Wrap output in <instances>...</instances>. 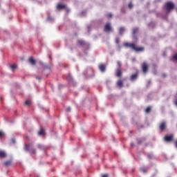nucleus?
<instances>
[{
	"label": "nucleus",
	"instance_id": "c9c22d12",
	"mask_svg": "<svg viewBox=\"0 0 177 177\" xmlns=\"http://www.w3.org/2000/svg\"><path fill=\"white\" fill-rule=\"evenodd\" d=\"M12 142H13V143H15V140H12Z\"/></svg>",
	"mask_w": 177,
	"mask_h": 177
},
{
	"label": "nucleus",
	"instance_id": "6ab92c4d",
	"mask_svg": "<svg viewBox=\"0 0 177 177\" xmlns=\"http://www.w3.org/2000/svg\"><path fill=\"white\" fill-rule=\"evenodd\" d=\"M150 111H151V107H150V106L147 107V109H145V113L147 114H149V113H150Z\"/></svg>",
	"mask_w": 177,
	"mask_h": 177
},
{
	"label": "nucleus",
	"instance_id": "6e6552de",
	"mask_svg": "<svg viewBox=\"0 0 177 177\" xmlns=\"http://www.w3.org/2000/svg\"><path fill=\"white\" fill-rule=\"evenodd\" d=\"M166 127H167V123H165V122H162V123H160L159 128L161 131H164Z\"/></svg>",
	"mask_w": 177,
	"mask_h": 177
},
{
	"label": "nucleus",
	"instance_id": "72a5a7b5",
	"mask_svg": "<svg viewBox=\"0 0 177 177\" xmlns=\"http://www.w3.org/2000/svg\"><path fill=\"white\" fill-rule=\"evenodd\" d=\"M37 80H41V77H37Z\"/></svg>",
	"mask_w": 177,
	"mask_h": 177
},
{
	"label": "nucleus",
	"instance_id": "a211bd4d",
	"mask_svg": "<svg viewBox=\"0 0 177 177\" xmlns=\"http://www.w3.org/2000/svg\"><path fill=\"white\" fill-rule=\"evenodd\" d=\"M78 44L79 45H80L81 46H84V45H85V41L84 40H79L78 41Z\"/></svg>",
	"mask_w": 177,
	"mask_h": 177
},
{
	"label": "nucleus",
	"instance_id": "0eeeda50",
	"mask_svg": "<svg viewBox=\"0 0 177 177\" xmlns=\"http://www.w3.org/2000/svg\"><path fill=\"white\" fill-rule=\"evenodd\" d=\"M165 142H172V140H174V136H165Z\"/></svg>",
	"mask_w": 177,
	"mask_h": 177
},
{
	"label": "nucleus",
	"instance_id": "5701e85b",
	"mask_svg": "<svg viewBox=\"0 0 177 177\" xmlns=\"http://www.w3.org/2000/svg\"><path fill=\"white\" fill-rule=\"evenodd\" d=\"M106 17L108 19H111L113 17V15L111 13L107 14Z\"/></svg>",
	"mask_w": 177,
	"mask_h": 177
},
{
	"label": "nucleus",
	"instance_id": "423d86ee",
	"mask_svg": "<svg viewBox=\"0 0 177 177\" xmlns=\"http://www.w3.org/2000/svg\"><path fill=\"white\" fill-rule=\"evenodd\" d=\"M138 75H139V73H136L131 75L130 77L131 81H135V80H138Z\"/></svg>",
	"mask_w": 177,
	"mask_h": 177
},
{
	"label": "nucleus",
	"instance_id": "bb28decb",
	"mask_svg": "<svg viewBox=\"0 0 177 177\" xmlns=\"http://www.w3.org/2000/svg\"><path fill=\"white\" fill-rule=\"evenodd\" d=\"M38 149H39L40 150H41V149H44V147L41 145H37Z\"/></svg>",
	"mask_w": 177,
	"mask_h": 177
},
{
	"label": "nucleus",
	"instance_id": "20e7f679",
	"mask_svg": "<svg viewBox=\"0 0 177 177\" xmlns=\"http://www.w3.org/2000/svg\"><path fill=\"white\" fill-rule=\"evenodd\" d=\"M142 71L145 74H146V73H147V71H149V65L147 64V63L144 62L142 64Z\"/></svg>",
	"mask_w": 177,
	"mask_h": 177
},
{
	"label": "nucleus",
	"instance_id": "4c0bfd02",
	"mask_svg": "<svg viewBox=\"0 0 177 177\" xmlns=\"http://www.w3.org/2000/svg\"><path fill=\"white\" fill-rule=\"evenodd\" d=\"M131 146H133V144H131Z\"/></svg>",
	"mask_w": 177,
	"mask_h": 177
},
{
	"label": "nucleus",
	"instance_id": "7c9ffc66",
	"mask_svg": "<svg viewBox=\"0 0 177 177\" xmlns=\"http://www.w3.org/2000/svg\"><path fill=\"white\" fill-rule=\"evenodd\" d=\"M66 111L68 113H70V111H71V107H68V109H66Z\"/></svg>",
	"mask_w": 177,
	"mask_h": 177
},
{
	"label": "nucleus",
	"instance_id": "c756f323",
	"mask_svg": "<svg viewBox=\"0 0 177 177\" xmlns=\"http://www.w3.org/2000/svg\"><path fill=\"white\" fill-rule=\"evenodd\" d=\"M117 64H118V67H119L120 68H121V62H117Z\"/></svg>",
	"mask_w": 177,
	"mask_h": 177
},
{
	"label": "nucleus",
	"instance_id": "39448f33",
	"mask_svg": "<svg viewBox=\"0 0 177 177\" xmlns=\"http://www.w3.org/2000/svg\"><path fill=\"white\" fill-rule=\"evenodd\" d=\"M116 77L118 78H121L122 77V70H121V68H118L116 69Z\"/></svg>",
	"mask_w": 177,
	"mask_h": 177
},
{
	"label": "nucleus",
	"instance_id": "f8f14e48",
	"mask_svg": "<svg viewBox=\"0 0 177 177\" xmlns=\"http://www.w3.org/2000/svg\"><path fill=\"white\" fill-rule=\"evenodd\" d=\"M3 165L5 167H10V165H12V161L11 160H7V161L3 162Z\"/></svg>",
	"mask_w": 177,
	"mask_h": 177
},
{
	"label": "nucleus",
	"instance_id": "4468645a",
	"mask_svg": "<svg viewBox=\"0 0 177 177\" xmlns=\"http://www.w3.org/2000/svg\"><path fill=\"white\" fill-rule=\"evenodd\" d=\"M66 6L63 5V4H58L57 6V9H58V10H61V9H65Z\"/></svg>",
	"mask_w": 177,
	"mask_h": 177
},
{
	"label": "nucleus",
	"instance_id": "cd10ccee",
	"mask_svg": "<svg viewBox=\"0 0 177 177\" xmlns=\"http://www.w3.org/2000/svg\"><path fill=\"white\" fill-rule=\"evenodd\" d=\"M30 149V145H26L25 150H29Z\"/></svg>",
	"mask_w": 177,
	"mask_h": 177
},
{
	"label": "nucleus",
	"instance_id": "f3484780",
	"mask_svg": "<svg viewBox=\"0 0 177 177\" xmlns=\"http://www.w3.org/2000/svg\"><path fill=\"white\" fill-rule=\"evenodd\" d=\"M140 171L141 172H143L144 174H146V172H147V169L145 168V167H141V168L140 169Z\"/></svg>",
	"mask_w": 177,
	"mask_h": 177
},
{
	"label": "nucleus",
	"instance_id": "b1692460",
	"mask_svg": "<svg viewBox=\"0 0 177 177\" xmlns=\"http://www.w3.org/2000/svg\"><path fill=\"white\" fill-rule=\"evenodd\" d=\"M5 136V133L3 131H0V138H3Z\"/></svg>",
	"mask_w": 177,
	"mask_h": 177
},
{
	"label": "nucleus",
	"instance_id": "f03ea898",
	"mask_svg": "<svg viewBox=\"0 0 177 177\" xmlns=\"http://www.w3.org/2000/svg\"><path fill=\"white\" fill-rule=\"evenodd\" d=\"M166 8L167 12L169 13V12L171 11L172 9H174L175 5H174V3L168 1L167 3H166Z\"/></svg>",
	"mask_w": 177,
	"mask_h": 177
},
{
	"label": "nucleus",
	"instance_id": "f704fd0d",
	"mask_svg": "<svg viewBox=\"0 0 177 177\" xmlns=\"http://www.w3.org/2000/svg\"><path fill=\"white\" fill-rule=\"evenodd\" d=\"M175 104H176V106H177V100L176 101Z\"/></svg>",
	"mask_w": 177,
	"mask_h": 177
},
{
	"label": "nucleus",
	"instance_id": "e433bc0d",
	"mask_svg": "<svg viewBox=\"0 0 177 177\" xmlns=\"http://www.w3.org/2000/svg\"><path fill=\"white\" fill-rule=\"evenodd\" d=\"M163 77H165V75H163Z\"/></svg>",
	"mask_w": 177,
	"mask_h": 177
},
{
	"label": "nucleus",
	"instance_id": "7ed1b4c3",
	"mask_svg": "<svg viewBox=\"0 0 177 177\" xmlns=\"http://www.w3.org/2000/svg\"><path fill=\"white\" fill-rule=\"evenodd\" d=\"M104 31H105V32H110L113 31V28H111V24H110V23L105 24Z\"/></svg>",
	"mask_w": 177,
	"mask_h": 177
},
{
	"label": "nucleus",
	"instance_id": "9b49d317",
	"mask_svg": "<svg viewBox=\"0 0 177 177\" xmlns=\"http://www.w3.org/2000/svg\"><path fill=\"white\" fill-rule=\"evenodd\" d=\"M117 85L118 86H119V88H122V86H124V82L122 81V80H119L117 82Z\"/></svg>",
	"mask_w": 177,
	"mask_h": 177
},
{
	"label": "nucleus",
	"instance_id": "9d476101",
	"mask_svg": "<svg viewBox=\"0 0 177 177\" xmlns=\"http://www.w3.org/2000/svg\"><path fill=\"white\" fill-rule=\"evenodd\" d=\"M99 68L102 73H104L106 71V65L105 64H100L99 66Z\"/></svg>",
	"mask_w": 177,
	"mask_h": 177
},
{
	"label": "nucleus",
	"instance_id": "aec40b11",
	"mask_svg": "<svg viewBox=\"0 0 177 177\" xmlns=\"http://www.w3.org/2000/svg\"><path fill=\"white\" fill-rule=\"evenodd\" d=\"M138 31H139V29L138 28H135L134 29H133V35H135V34H136V32H138Z\"/></svg>",
	"mask_w": 177,
	"mask_h": 177
},
{
	"label": "nucleus",
	"instance_id": "1a4fd4ad",
	"mask_svg": "<svg viewBox=\"0 0 177 177\" xmlns=\"http://www.w3.org/2000/svg\"><path fill=\"white\" fill-rule=\"evenodd\" d=\"M29 63H30V64H32V66H35L37 62H35L34 57H29Z\"/></svg>",
	"mask_w": 177,
	"mask_h": 177
},
{
	"label": "nucleus",
	"instance_id": "a878e982",
	"mask_svg": "<svg viewBox=\"0 0 177 177\" xmlns=\"http://www.w3.org/2000/svg\"><path fill=\"white\" fill-rule=\"evenodd\" d=\"M115 43L118 45V44H120V38L117 37L115 39Z\"/></svg>",
	"mask_w": 177,
	"mask_h": 177
},
{
	"label": "nucleus",
	"instance_id": "4be33fe9",
	"mask_svg": "<svg viewBox=\"0 0 177 177\" xmlns=\"http://www.w3.org/2000/svg\"><path fill=\"white\" fill-rule=\"evenodd\" d=\"M12 70H15V68H17V65L16 64H14L11 66Z\"/></svg>",
	"mask_w": 177,
	"mask_h": 177
},
{
	"label": "nucleus",
	"instance_id": "dca6fc26",
	"mask_svg": "<svg viewBox=\"0 0 177 177\" xmlns=\"http://www.w3.org/2000/svg\"><path fill=\"white\" fill-rule=\"evenodd\" d=\"M39 136H41L42 135H45V130L44 129H40V131L38 132Z\"/></svg>",
	"mask_w": 177,
	"mask_h": 177
},
{
	"label": "nucleus",
	"instance_id": "412c9836",
	"mask_svg": "<svg viewBox=\"0 0 177 177\" xmlns=\"http://www.w3.org/2000/svg\"><path fill=\"white\" fill-rule=\"evenodd\" d=\"M25 104L26 106H30L31 104V101L30 100L25 101Z\"/></svg>",
	"mask_w": 177,
	"mask_h": 177
},
{
	"label": "nucleus",
	"instance_id": "c85d7f7f",
	"mask_svg": "<svg viewBox=\"0 0 177 177\" xmlns=\"http://www.w3.org/2000/svg\"><path fill=\"white\" fill-rule=\"evenodd\" d=\"M173 59H174V60H177V54H176L173 56Z\"/></svg>",
	"mask_w": 177,
	"mask_h": 177
},
{
	"label": "nucleus",
	"instance_id": "2f4dec72",
	"mask_svg": "<svg viewBox=\"0 0 177 177\" xmlns=\"http://www.w3.org/2000/svg\"><path fill=\"white\" fill-rule=\"evenodd\" d=\"M32 153L33 154H35V153H37V151H36L35 149H32Z\"/></svg>",
	"mask_w": 177,
	"mask_h": 177
},
{
	"label": "nucleus",
	"instance_id": "473e14b6",
	"mask_svg": "<svg viewBox=\"0 0 177 177\" xmlns=\"http://www.w3.org/2000/svg\"><path fill=\"white\" fill-rule=\"evenodd\" d=\"M102 177H109V175L108 174H104V175H102Z\"/></svg>",
	"mask_w": 177,
	"mask_h": 177
},
{
	"label": "nucleus",
	"instance_id": "ddd939ff",
	"mask_svg": "<svg viewBox=\"0 0 177 177\" xmlns=\"http://www.w3.org/2000/svg\"><path fill=\"white\" fill-rule=\"evenodd\" d=\"M5 157H6V152L0 151V158H5Z\"/></svg>",
	"mask_w": 177,
	"mask_h": 177
},
{
	"label": "nucleus",
	"instance_id": "2eb2a0df",
	"mask_svg": "<svg viewBox=\"0 0 177 177\" xmlns=\"http://www.w3.org/2000/svg\"><path fill=\"white\" fill-rule=\"evenodd\" d=\"M124 32H125V28L124 27H121L119 29V33L120 35H122V34H124Z\"/></svg>",
	"mask_w": 177,
	"mask_h": 177
},
{
	"label": "nucleus",
	"instance_id": "393cba45",
	"mask_svg": "<svg viewBox=\"0 0 177 177\" xmlns=\"http://www.w3.org/2000/svg\"><path fill=\"white\" fill-rule=\"evenodd\" d=\"M129 9H132V8H133V5L132 4V3H129Z\"/></svg>",
	"mask_w": 177,
	"mask_h": 177
},
{
	"label": "nucleus",
	"instance_id": "f257e3e1",
	"mask_svg": "<svg viewBox=\"0 0 177 177\" xmlns=\"http://www.w3.org/2000/svg\"><path fill=\"white\" fill-rule=\"evenodd\" d=\"M124 46L125 48H130L133 50H135V52H143L145 50L144 47H136V45L134 43H124Z\"/></svg>",
	"mask_w": 177,
	"mask_h": 177
}]
</instances>
